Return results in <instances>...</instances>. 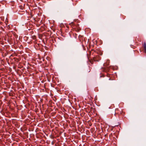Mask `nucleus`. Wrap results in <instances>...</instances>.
Segmentation results:
<instances>
[{
    "label": "nucleus",
    "instance_id": "nucleus-1",
    "mask_svg": "<svg viewBox=\"0 0 146 146\" xmlns=\"http://www.w3.org/2000/svg\"><path fill=\"white\" fill-rule=\"evenodd\" d=\"M92 58L93 60L96 62L99 61L101 59L100 57L98 55L94 54V56Z\"/></svg>",
    "mask_w": 146,
    "mask_h": 146
},
{
    "label": "nucleus",
    "instance_id": "nucleus-2",
    "mask_svg": "<svg viewBox=\"0 0 146 146\" xmlns=\"http://www.w3.org/2000/svg\"><path fill=\"white\" fill-rule=\"evenodd\" d=\"M74 24L73 23H72L71 24V26L73 25V27H74L75 26H76V27L77 28V29L76 30L78 31H79V30H80V28L78 27V25H75V24H74Z\"/></svg>",
    "mask_w": 146,
    "mask_h": 146
},
{
    "label": "nucleus",
    "instance_id": "nucleus-3",
    "mask_svg": "<svg viewBox=\"0 0 146 146\" xmlns=\"http://www.w3.org/2000/svg\"><path fill=\"white\" fill-rule=\"evenodd\" d=\"M143 46L144 49V52L146 53V43L145 42L144 43Z\"/></svg>",
    "mask_w": 146,
    "mask_h": 146
},
{
    "label": "nucleus",
    "instance_id": "nucleus-4",
    "mask_svg": "<svg viewBox=\"0 0 146 146\" xmlns=\"http://www.w3.org/2000/svg\"><path fill=\"white\" fill-rule=\"evenodd\" d=\"M117 110H115V111L116 112L117 111Z\"/></svg>",
    "mask_w": 146,
    "mask_h": 146
}]
</instances>
